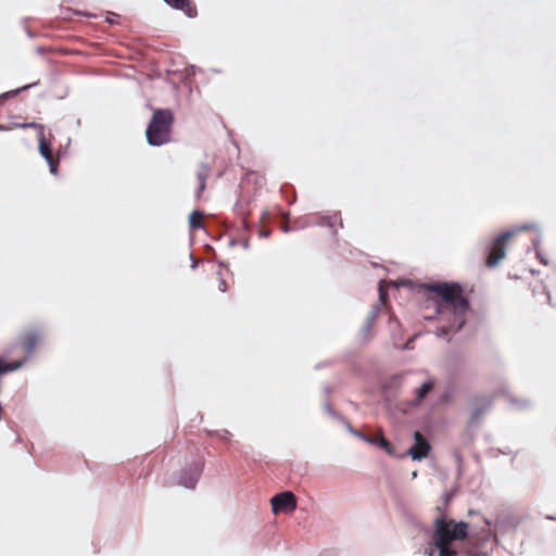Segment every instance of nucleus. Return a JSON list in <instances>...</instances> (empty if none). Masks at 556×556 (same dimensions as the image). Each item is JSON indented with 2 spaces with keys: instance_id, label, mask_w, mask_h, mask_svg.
I'll return each instance as SVG.
<instances>
[{
  "instance_id": "nucleus-1",
  "label": "nucleus",
  "mask_w": 556,
  "mask_h": 556,
  "mask_svg": "<svg viewBox=\"0 0 556 556\" xmlns=\"http://www.w3.org/2000/svg\"><path fill=\"white\" fill-rule=\"evenodd\" d=\"M427 295L426 309H433V314H424V318L431 320L437 315L445 317L448 325L438 328L437 334L444 337L459 331L466 324V316L470 304L465 295L464 288L458 282H433L422 286Z\"/></svg>"
},
{
  "instance_id": "nucleus-2",
  "label": "nucleus",
  "mask_w": 556,
  "mask_h": 556,
  "mask_svg": "<svg viewBox=\"0 0 556 556\" xmlns=\"http://www.w3.org/2000/svg\"><path fill=\"white\" fill-rule=\"evenodd\" d=\"M43 340L45 331L41 327H30L25 329L7 351V355H11L18 350L21 351V357L12 362H5L0 357V375L21 368L43 343Z\"/></svg>"
},
{
  "instance_id": "nucleus-3",
  "label": "nucleus",
  "mask_w": 556,
  "mask_h": 556,
  "mask_svg": "<svg viewBox=\"0 0 556 556\" xmlns=\"http://www.w3.org/2000/svg\"><path fill=\"white\" fill-rule=\"evenodd\" d=\"M434 545L439 548L438 556H455L456 551L451 548L454 540H464L467 536L468 525L464 521L455 522L438 518L434 521Z\"/></svg>"
},
{
  "instance_id": "nucleus-4",
  "label": "nucleus",
  "mask_w": 556,
  "mask_h": 556,
  "mask_svg": "<svg viewBox=\"0 0 556 556\" xmlns=\"http://www.w3.org/2000/svg\"><path fill=\"white\" fill-rule=\"evenodd\" d=\"M174 116L172 111L157 109L153 112L146 136L150 146H162L170 140Z\"/></svg>"
},
{
  "instance_id": "nucleus-5",
  "label": "nucleus",
  "mask_w": 556,
  "mask_h": 556,
  "mask_svg": "<svg viewBox=\"0 0 556 556\" xmlns=\"http://www.w3.org/2000/svg\"><path fill=\"white\" fill-rule=\"evenodd\" d=\"M24 128L30 127L38 130V149L40 152V155L47 161L50 167V173L52 175L58 174V167H59V157L53 155L52 152V143L49 139L45 136V127L40 124H37L35 122L23 124Z\"/></svg>"
},
{
  "instance_id": "nucleus-6",
  "label": "nucleus",
  "mask_w": 556,
  "mask_h": 556,
  "mask_svg": "<svg viewBox=\"0 0 556 556\" xmlns=\"http://www.w3.org/2000/svg\"><path fill=\"white\" fill-rule=\"evenodd\" d=\"M515 231L509 230L505 231L498 237L494 238L488 247V256L485 260V265L490 268H493L500 264V262L505 257L507 243L514 237Z\"/></svg>"
},
{
  "instance_id": "nucleus-7",
  "label": "nucleus",
  "mask_w": 556,
  "mask_h": 556,
  "mask_svg": "<svg viewBox=\"0 0 556 556\" xmlns=\"http://www.w3.org/2000/svg\"><path fill=\"white\" fill-rule=\"evenodd\" d=\"M271 509L274 514L292 513L296 508V497L290 492L286 491L275 495L270 500Z\"/></svg>"
},
{
  "instance_id": "nucleus-8",
  "label": "nucleus",
  "mask_w": 556,
  "mask_h": 556,
  "mask_svg": "<svg viewBox=\"0 0 556 556\" xmlns=\"http://www.w3.org/2000/svg\"><path fill=\"white\" fill-rule=\"evenodd\" d=\"M414 439L415 444L407 451V454L412 456L414 460H420L428 456L431 445L419 431L414 433Z\"/></svg>"
},
{
  "instance_id": "nucleus-9",
  "label": "nucleus",
  "mask_w": 556,
  "mask_h": 556,
  "mask_svg": "<svg viewBox=\"0 0 556 556\" xmlns=\"http://www.w3.org/2000/svg\"><path fill=\"white\" fill-rule=\"evenodd\" d=\"M201 472H202V465L197 464L194 467H192L189 470H186L181 473V477H180L178 483L188 489H193L201 476Z\"/></svg>"
},
{
  "instance_id": "nucleus-10",
  "label": "nucleus",
  "mask_w": 556,
  "mask_h": 556,
  "mask_svg": "<svg viewBox=\"0 0 556 556\" xmlns=\"http://www.w3.org/2000/svg\"><path fill=\"white\" fill-rule=\"evenodd\" d=\"M167 4L176 10L182 11L188 17H195L198 9L192 0H164Z\"/></svg>"
},
{
  "instance_id": "nucleus-11",
  "label": "nucleus",
  "mask_w": 556,
  "mask_h": 556,
  "mask_svg": "<svg viewBox=\"0 0 556 556\" xmlns=\"http://www.w3.org/2000/svg\"><path fill=\"white\" fill-rule=\"evenodd\" d=\"M434 387L433 381L429 380L422 383L415 392V399L412 401L413 405H419L425 397L432 391Z\"/></svg>"
},
{
  "instance_id": "nucleus-12",
  "label": "nucleus",
  "mask_w": 556,
  "mask_h": 556,
  "mask_svg": "<svg viewBox=\"0 0 556 556\" xmlns=\"http://www.w3.org/2000/svg\"><path fill=\"white\" fill-rule=\"evenodd\" d=\"M211 168L206 164H202L199 172L197 173V179L199 182V189L197 197L200 198L206 187V179L208 178Z\"/></svg>"
},
{
  "instance_id": "nucleus-13",
  "label": "nucleus",
  "mask_w": 556,
  "mask_h": 556,
  "mask_svg": "<svg viewBox=\"0 0 556 556\" xmlns=\"http://www.w3.org/2000/svg\"><path fill=\"white\" fill-rule=\"evenodd\" d=\"M204 215L200 211H193L189 216V225L192 229H199L203 226Z\"/></svg>"
},
{
  "instance_id": "nucleus-14",
  "label": "nucleus",
  "mask_w": 556,
  "mask_h": 556,
  "mask_svg": "<svg viewBox=\"0 0 556 556\" xmlns=\"http://www.w3.org/2000/svg\"><path fill=\"white\" fill-rule=\"evenodd\" d=\"M383 448L389 455L393 454V446L389 440H387L381 430L377 434V444Z\"/></svg>"
},
{
  "instance_id": "nucleus-15",
  "label": "nucleus",
  "mask_w": 556,
  "mask_h": 556,
  "mask_svg": "<svg viewBox=\"0 0 556 556\" xmlns=\"http://www.w3.org/2000/svg\"><path fill=\"white\" fill-rule=\"evenodd\" d=\"M353 433H354V435H356L357 438H359L361 440H363L369 444H372V445L377 444V435H368L358 430L353 431Z\"/></svg>"
},
{
  "instance_id": "nucleus-16",
  "label": "nucleus",
  "mask_w": 556,
  "mask_h": 556,
  "mask_svg": "<svg viewBox=\"0 0 556 556\" xmlns=\"http://www.w3.org/2000/svg\"><path fill=\"white\" fill-rule=\"evenodd\" d=\"M484 410H485V408H482V407L475 408L472 412V415H471V419L472 420L478 419L483 414Z\"/></svg>"
},
{
  "instance_id": "nucleus-17",
  "label": "nucleus",
  "mask_w": 556,
  "mask_h": 556,
  "mask_svg": "<svg viewBox=\"0 0 556 556\" xmlns=\"http://www.w3.org/2000/svg\"><path fill=\"white\" fill-rule=\"evenodd\" d=\"M258 233H260V236H261V237H263V238H268V237H269V235H270V229H268V228H261V229L258 230Z\"/></svg>"
},
{
  "instance_id": "nucleus-18",
  "label": "nucleus",
  "mask_w": 556,
  "mask_h": 556,
  "mask_svg": "<svg viewBox=\"0 0 556 556\" xmlns=\"http://www.w3.org/2000/svg\"><path fill=\"white\" fill-rule=\"evenodd\" d=\"M218 289H219L222 292H226V291L228 290L227 282H226L224 279H220V281H219V286H218Z\"/></svg>"
},
{
  "instance_id": "nucleus-19",
  "label": "nucleus",
  "mask_w": 556,
  "mask_h": 556,
  "mask_svg": "<svg viewBox=\"0 0 556 556\" xmlns=\"http://www.w3.org/2000/svg\"><path fill=\"white\" fill-rule=\"evenodd\" d=\"M281 229H282V231H283V232H288V231L290 230L287 222H285V223L281 225Z\"/></svg>"
},
{
  "instance_id": "nucleus-20",
  "label": "nucleus",
  "mask_w": 556,
  "mask_h": 556,
  "mask_svg": "<svg viewBox=\"0 0 556 556\" xmlns=\"http://www.w3.org/2000/svg\"><path fill=\"white\" fill-rule=\"evenodd\" d=\"M520 229L526 230V229H530V227L529 226H522Z\"/></svg>"
},
{
  "instance_id": "nucleus-21",
  "label": "nucleus",
  "mask_w": 556,
  "mask_h": 556,
  "mask_svg": "<svg viewBox=\"0 0 556 556\" xmlns=\"http://www.w3.org/2000/svg\"><path fill=\"white\" fill-rule=\"evenodd\" d=\"M393 321L396 323V318L390 317V324L393 323Z\"/></svg>"
}]
</instances>
